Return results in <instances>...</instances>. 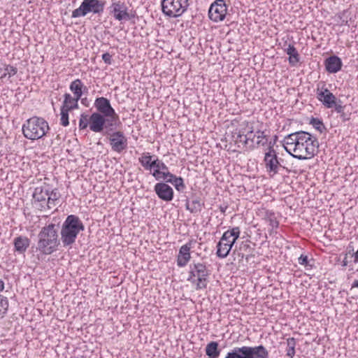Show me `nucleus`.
<instances>
[{"label": "nucleus", "mask_w": 358, "mask_h": 358, "mask_svg": "<svg viewBox=\"0 0 358 358\" xmlns=\"http://www.w3.org/2000/svg\"><path fill=\"white\" fill-rule=\"evenodd\" d=\"M59 245L58 227L52 223L43 227L38 234L36 250L43 255H50L57 250Z\"/></svg>", "instance_id": "obj_1"}, {"label": "nucleus", "mask_w": 358, "mask_h": 358, "mask_svg": "<svg viewBox=\"0 0 358 358\" xmlns=\"http://www.w3.org/2000/svg\"><path fill=\"white\" fill-rule=\"evenodd\" d=\"M85 229L80 218L75 215H68L61 229V240L64 247L75 243L78 234Z\"/></svg>", "instance_id": "obj_2"}, {"label": "nucleus", "mask_w": 358, "mask_h": 358, "mask_svg": "<svg viewBox=\"0 0 358 358\" xmlns=\"http://www.w3.org/2000/svg\"><path fill=\"white\" fill-rule=\"evenodd\" d=\"M49 129L48 122L43 117L36 116L26 120L22 127L24 136L32 141L43 138Z\"/></svg>", "instance_id": "obj_3"}, {"label": "nucleus", "mask_w": 358, "mask_h": 358, "mask_svg": "<svg viewBox=\"0 0 358 358\" xmlns=\"http://www.w3.org/2000/svg\"><path fill=\"white\" fill-rule=\"evenodd\" d=\"M297 148L299 149V152L298 155L294 156V158L299 160L310 159L318 153V140L313 134L309 132L304 131Z\"/></svg>", "instance_id": "obj_4"}, {"label": "nucleus", "mask_w": 358, "mask_h": 358, "mask_svg": "<svg viewBox=\"0 0 358 358\" xmlns=\"http://www.w3.org/2000/svg\"><path fill=\"white\" fill-rule=\"evenodd\" d=\"M209 271L205 264L200 262H192L189 265L188 281L196 285V289H204L208 285Z\"/></svg>", "instance_id": "obj_5"}, {"label": "nucleus", "mask_w": 358, "mask_h": 358, "mask_svg": "<svg viewBox=\"0 0 358 358\" xmlns=\"http://www.w3.org/2000/svg\"><path fill=\"white\" fill-rule=\"evenodd\" d=\"M236 358H268L269 353L262 345L235 347L230 350Z\"/></svg>", "instance_id": "obj_6"}, {"label": "nucleus", "mask_w": 358, "mask_h": 358, "mask_svg": "<svg viewBox=\"0 0 358 358\" xmlns=\"http://www.w3.org/2000/svg\"><path fill=\"white\" fill-rule=\"evenodd\" d=\"M105 3L101 0H83L80 6L73 10L71 17H85L90 13L100 15L103 12Z\"/></svg>", "instance_id": "obj_7"}, {"label": "nucleus", "mask_w": 358, "mask_h": 358, "mask_svg": "<svg viewBox=\"0 0 358 358\" xmlns=\"http://www.w3.org/2000/svg\"><path fill=\"white\" fill-rule=\"evenodd\" d=\"M161 4L163 13L169 17L181 16L189 6L188 0H162Z\"/></svg>", "instance_id": "obj_8"}, {"label": "nucleus", "mask_w": 358, "mask_h": 358, "mask_svg": "<svg viewBox=\"0 0 358 358\" xmlns=\"http://www.w3.org/2000/svg\"><path fill=\"white\" fill-rule=\"evenodd\" d=\"M49 192V185L44 183L43 185L36 187L33 192V206L41 211L48 210V196Z\"/></svg>", "instance_id": "obj_9"}, {"label": "nucleus", "mask_w": 358, "mask_h": 358, "mask_svg": "<svg viewBox=\"0 0 358 358\" xmlns=\"http://www.w3.org/2000/svg\"><path fill=\"white\" fill-rule=\"evenodd\" d=\"M264 162L266 171L271 176L278 173L280 169L282 167L276 151L271 147L265 150Z\"/></svg>", "instance_id": "obj_10"}, {"label": "nucleus", "mask_w": 358, "mask_h": 358, "mask_svg": "<svg viewBox=\"0 0 358 358\" xmlns=\"http://www.w3.org/2000/svg\"><path fill=\"white\" fill-rule=\"evenodd\" d=\"M103 135H109L108 140L113 151L121 153L123 150L127 149L128 141L122 131H116L110 134L108 130H106L105 132H103Z\"/></svg>", "instance_id": "obj_11"}, {"label": "nucleus", "mask_w": 358, "mask_h": 358, "mask_svg": "<svg viewBox=\"0 0 358 358\" xmlns=\"http://www.w3.org/2000/svg\"><path fill=\"white\" fill-rule=\"evenodd\" d=\"M303 133L304 131H299L289 134L287 135L282 141V145L285 150L293 157H294L296 155H298L299 149L297 147L301 142Z\"/></svg>", "instance_id": "obj_12"}, {"label": "nucleus", "mask_w": 358, "mask_h": 358, "mask_svg": "<svg viewBox=\"0 0 358 358\" xmlns=\"http://www.w3.org/2000/svg\"><path fill=\"white\" fill-rule=\"evenodd\" d=\"M94 106L97 110L96 113L101 114L107 118H110L111 122L117 118V115L108 99L102 96L98 97L95 99Z\"/></svg>", "instance_id": "obj_13"}, {"label": "nucleus", "mask_w": 358, "mask_h": 358, "mask_svg": "<svg viewBox=\"0 0 358 358\" xmlns=\"http://www.w3.org/2000/svg\"><path fill=\"white\" fill-rule=\"evenodd\" d=\"M106 118L100 113H93L89 117L90 130L95 133L105 132L104 128L113 126L110 119Z\"/></svg>", "instance_id": "obj_14"}, {"label": "nucleus", "mask_w": 358, "mask_h": 358, "mask_svg": "<svg viewBox=\"0 0 358 358\" xmlns=\"http://www.w3.org/2000/svg\"><path fill=\"white\" fill-rule=\"evenodd\" d=\"M110 9L114 18L118 21L129 20L134 16L128 12L127 6L121 1L112 0Z\"/></svg>", "instance_id": "obj_15"}, {"label": "nucleus", "mask_w": 358, "mask_h": 358, "mask_svg": "<svg viewBox=\"0 0 358 358\" xmlns=\"http://www.w3.org/2000/svg\"><path fill=\"white\" fill-rule=\"evenodd\" d=\"M227 6L224 0H216L210 6L208 10L209 18L215 22L222 21L227 15Z\"/></svg>", "instance_id": "obj_16"}, {"label": "nucleus", "mask_w": 358, "mask_h": 358, "mask_svg": "<svg viewBox=\"0 0 358 358\" xmlns=\"http://www.w3.org/2000/svg\"><path fill=\"white\" fill-rule=\"evenodd\" d=\"M317 98L327 108H333L336 103V97L325 87V85L322 88H317Z\"/></svg>", "instance_id": "obj_17"}, {"label": "nucleus", "mask_w": 358, "mask_h": 358, "mask_svg": "<svg viewBox=\"0 0 358 358\" xmlns=\"http://www.w3.org/2000/svg\"><path fill=\"white\" fill-rule=\"evenodd\" d=\"M154 190L157 196L164 201H171L173 199L172 187L165 182H157L154 187Z\"/></svg>", "instance_id": "obj_18"}, {"label": "nucleus", "mask_w": 358, "mask_h": 358, "mask_svg": "<svg viewBox=\"0 0 358 358\" xmlns=\"http://www.w3.org/2000/svg\"><path fill=\"white\" fill-rule=\"evenodd\" d=\"M191 243H187L182 245L179 250V253L177 257V265L179 267L185 266L191 258L190 249Z\"/></svg>", "instance_id": "obj_19"}, {"label": "nucleus", "mask_w": 358, "mask_h": 358, "mask_svg": "<svg viewBox=\"0 0 358 358\" xmlns=\"http://www.w3.org/2000/svg\"><path fill=\"white\" fill-rule=\"evenodd\" d=\"M324 65L327 72L336 73L341 69L343 63L338 57L333 55L325 59Z\"/></svg>", "instance_id": "obj_20"}, {"label": "nucleus", "mask_w": 358, "mask_h": 358, "mask_svg": "<svg viewBox=\"0 0 358 358\" xmlns=\"http://www.w3.org/2000/svg\"><path fill=\"white\" fill-rule=\"evenodd\" d=\"M252 133V127L250 128L247 134H245L244 131L239 130L238 132H235L233 135L234 141L238 148L241 145L245 146L248 144L249 140L253 141V138H251L250 136Z\"/></svg>", "instance_id": "obj_21"}, {"label": "nucleus", "mask_w": 358, "mask_h": 358, "mask_svg": "<svg viewBox=\"0 0 358 358\" xmlns=\"http://www.w3.org/2000/svg\"><path fill=\"white\" fill-rule=\"evenodd\" d=\"M15 250L19 254H24L30 245V239L27 236H20L13 241Z\"/></svg>", "instance_id": "obj_22"}, {"label": "nucleus", "mask_w": 358, "mask_h": 358, "mask_svg": "<svg viewBox=\"0 0 358 358\" xmlns=\"http://www.w3.org/2000/svg\"><path fill=\"white\" fill-rule=\"evenodd\" d=\"M241 234L240 228L238 227H234L231 229L226 231L220 241H222L225 243H230L231 241H234V243L238 238Z\"/></svg>", "instance_id": "obj_23"}, {"label": "nucleus", "mask_w": 358, "mask_h": 358, "mask_svg": "<svg viewBox=\"0 0 358 358\" xmlns=\"http://www.w3.org/2000/svg\"><path fill=\"white\" fill-rule=\"evenodd\" d=\"M64 99L62 106V108L69 110L78 108V101L80 99V98L75 96H72L69 93L64 94Z\"/></svg>", "instance_id": "obj_24"}, {"label": "nucleus", "mask_w": 358, "mask_h": 358, "mask_svg": "<svg viewBox=\"0 0 358 358\" xmlns=\"http://www.w3.org/2000/svg\"><path fill=\"white\" fill-rule=\"evenodd\" d=\"M234 245V241H231L230 243H225L222 241H219L217 244V256L222 259L227 257Z\"/></svg>", "instance_id": "obj_25"}, {"label": "nucleus", "mask_w": 358, "mask_h": 358, "mask_svg": "<svg viewBox=\"0 0 358 358\" xmlns=\"http://www.w3.org/2000/svg\"><path fill=\"white\" fill-rule=\"evenodd\" d=\"M69 89L73 94V96L80 99L83 92L87 90V87L80 79H76L72 81L69 85Z\"/></svg>", "instance_id": "obj_26"}, {"label": "nucleus", "mask_w": 358, "mask_h": 358, "mask_svg": "<svg viewBox=\"0 0 358 358\" xmlns=\"http://www.w3.org/2000/svg\"><path fill=\"white\" fill-rule=\"evenodd\" d=\"M218 343L216 341H211L206 347V354L209 358H218L221 350L218 348Z\"/></svg>", "instance_id": "obj_27"}, {"label": "nucleus", "mask_w": 358, "mask_h": 358, "mask_svg": "<svg viewBox=\"0 0 358 358\" xmlns=\"http://www.w3.org/2000/svg\"><path fill=\"white\" fill-rule=\"evenodd\" d=\"M60 194L57 188L51 189L49 185V192L48 196V210H50L56 206V201L59 200Z\"/></svg>", "instance_id": "obj_28"}, {"label": "nucleus", "mask_w": 358, "mask_h": 358, "mask_svg": "<svg viewBox=\"0 0 358 358\" xmlns=\"http://www.w3.org/2000/svg\"><path fill=\"white\" fill-rule=\"evenodd\" d=\"M285 50L289 55V62L291 65L294 66L299 62V55L293 45L289 44Z\"/></svg>", "instance_id": "obj_29"}, {"label": "nucleus", "mask_w": 358, "mask_h": 358, "mask_svg": "<svg viewBox=\"0 0 358 358\" xmlns=\"http://www.w3.org/2000/svg\"><path fill=\"white\" fill-rule=\"evenodd\" d=\"M152 157L150 152H143L138 158V162L145 170L151 171L153 163Z\"/></svg>", "instance_id": "obj_30"}, {"label": "nucleus", "mask_w": 358, "mask_h": 358, "mask_svg": "<svg viewBox=\"0 0 358 358\" xmlns=\"http://www.w3.org/2000/svg\"><path fill=\"white\" fill-rule=\"evenodd\" d=\"M285 343L287 345L286 349H285L286 356L288 357L289 358H293L296 353V351H295V348L296 345V339L293 337L288 338L286 340Z\"/></svg>", "instance_id": "obj_31"}, {"label": "nucleus", "mask_w": 358, "mask_h": 358, "mask_svg": "<svg viewBox=\"0 0 358 358\" xmlns=\"http://www.w3.org/2000/svg\"><path fill=\"white\" fill-rule=\"evenodd\" d=\"M264 219L269 222V225L272 229H276L278 227L279 223L277 220L274 213L270 210L265 212Z\"/></svg>", "instance_id": "obj_32"}, {"label": "nucleus", "mask_w": 358, "mask_h": 358, "mask_svg": "<svg viewBox=\"0 0 358 358\" xmlns=\"http://www.w3.org/2000/svg\"><path fill=\"white\" fill-rule=\"evenodd\" d=\"M8 306L7 297L0 294V319L3 318L7 313Z\"/></svg>", "instance_id": "obj_33"}, {"label": "nucleus", "mask_w": 358, "mask_h": 358, "mask_svg": "<svg viewBox=\"0 0 358 358\" xmlns=\"http://www.w3.org/2000/svg\"><path fill=\"white\" fill-rule=\"evenodd\" d=\"M168 182L171 183L178 191H183L185 188L183 179L181 177H176L174 179H169Z\"/></svg>", "instance_id": "obj_34"}, {"label": "nucleus", "mask_w": 358, "mask_h": 358, "mask_svg": "<svg viewBox=\"0 0 358 358\" xmlns=\"http://www.w3.org/2000/svg\"><path fill=\"white\" fill-rule=\"evenodd\" d=\"M186 208L190 213H197L201 210V205L198 200H194L191 203H186Z\"/></svg>", "instance_id": "obj_35"}, {"label": "nucleus", "mask_w": 358, "mask_h": 358, "mask_svg": "<svg viewBox=\"0 0 358 358\" xmlns=\"http://www.w3.org/2000/svg\"><path fill=\"white\" fill-rule=\"evenodd\" d=\"M310 124L317 131H320V133H322L326 129L323 122L318 118L313 117L310 120Z\"/></svg>", "instance_id": "obj_36"}, {"label": "nucleus", "mask_w": 358, "mask_h": 358, "mask_svg": "<svg viewBox=\"0 0 358 358\" xmlns=\"http://www.w3.org/2000/svg\"><path fill=\"white\" fill-rule=\"evenodd\" d=\"M69 111H70L69 110H67L66 108L61 107L60 124L64 127H66L69 124Z\"/></svg>", "instance_id": "obj_37"}, {"label": "nucleus", "mask_w": 358, "mask_h": 358, "mask_svg": "<svg viewBox=\"0 0 358 358\" xmlns=\"http://www.w3.org/2000/svg\"><path fill=\"white\" fill-rule=\"evenodd\" d=\"M152 168L159 171H167V166L162 161L159 160L157 157L153 159Z\"/></svg>", "instance_id": "obj_38"}, {"label": "nucleus", "mask_w": 358, "mask_h": 358, "mask_svg": "<svg viewBox=\"0 0 358 358\" xmlns=\"http://www.w3.org/2000/svg\"><path fill=\"white\" fill-rule=\"evenodd\" d=\"M17 72V69L16 67L10 65H7L5 68V73L1 76V78L6 77L10 78L15 76Z\"/></svg>", "instance_id": "obj_39"}, {"label": "nucleus", "mask_w": 358, "mask_h": 358, "mask_svg": "<svg viewBox=\"0 0 358 358\" xmlns=\"http://www.w3.org/2000/svg\"><path fill=\"white\" fill-rule=\"evenodd\" d=\"M254 136H256L257 138V143L258 145H265L267 142L266 135L264 134V131L258 130L256 131V134Z\"/></svg>", "instance_id": "obj_40"}, {"label": "nucleus", "mask_w": 358, "mask_h": 358, "mask_svg": "<svg viewBox=\"0 0 358 358\" xmlns=\"http://www.w3.org/2000/svg\"><path fill=\"white\" fill-rule=\"evenodd\" d=\"M88 125L90 126L88 116L85 113L81 114L79 120L80 129H85L87 127Z\"/></svg>", "instance_id": "obj_41"}, {"label": "nucleus", "mask_w": 358, "mask_h": 358, "mask_svg": "<svg viewBox=\"0 0 358 358\" xmlns=\"http://www.w3.org/2000/svg\"><path fill=\"white\" fill-rule=\"evenodd\" d=\"M334 108L337 113H341L344 110L345 106L342 105V101L341 100L337 101L336 99V103L334 105Z\"/></svg>", "instance_id": "obj_42"}, {"label": "nucleus", "mask_w": 358, "mask_h": 358, "mask_svg": "<svg viewBox=\"0 0 358 358\" xmlns=\"http://www.w3.org/2000/svg\"><path fill=\"white\" fill-rule=\"evenodd\" d=\"M102 59L103 62L107 64H111L113 59H112V55L108 52H105L102 55Z\"/></svg>", "instance_id": "obj_43"}, {"label": "nucleus", "mask_w": 358, "mask_h": 358, "mask_svg": "<svg viewBox=\"0 0 358 358\" xmlns=\"http://www.w3.org/2000/svg\"><path fill=\"white\" fill-rule=\"evenodd\" d=\"M176 176L171 173L169 172V171H166L162 173V179L168 182L169 179H174Z\"/></svg>", "instance_id": "obj_44"}, {"label": "nucleus", "mask_w": 358, "mask_h": 358, "mask_svg": "<svg viewBox=\"0 0 358 358\" xmlns=\"http://www.w3.org/2000/svg\"><path fill=\"white\" fill-rule=\"evenodd\" d=\"M165 172L164 171H159L157 169H154L152 175L157 180L162 179V173Z\"/></svg>", "instance_id": "obj_45"}, {"label": "nucleus", "mask_w": 358, "mask_h": 358, "mask_svg": "<svg viewBox=\"0 0 358 358\" xmlns=\"http://www.w3.org/2000/svg\"><path fill=\"white\" fill-rule=\"evenodd\" d=\"M250 246L247 242H242L240 246V250L243 252H250Z\"/></svg>", "instance_id": "obj_46"}, {"label": "nucleus", "mask_w": 358, "mask_h": 358, "mask_svg": "<svg viewBox=\"0 0 358 358\" xmlns=\"http://www.w3.org/2000/svg\"><path fill=\"white\" fill-rule=\"evenodd\" d=\"M298 262L301 265H306L308 263L307 256L301 255L298 259Z\"/></svg>", "instance_id": "obj_47"}, {"label": "nucleus", "mask_w": 358, "mask_h": 358, "mask_svg": "<svg viewBox=\"0 0 358 358\" xmlns=\"http://www.w3.org/2000/svg\"><path fill=\"white\" fill-rule=\"evenodd\" d=\"M340 114H341V117L342 118L343 121H347V120H350V115L344 113V110L343 111V113H341Z\"/></svg>", "instance_id": "obj_48"}, {"label": "nucleus", "mask_w": 358, "mask_h": 358, "mask_svg": "<svg viewBox=\"0 0 358 358\" xmlns=\"http://www.w3.org/2000/svg\"><path fill=\"white\" fill-rule=\"evenodd\" d=\"M227 209V206H220V211L222 213H224L226 212V210Z\"/></svg>", "instance_id": "obj_49"}, {"label": "nucleus", "mask_w": 358, "mask_h": 358, "mask_svg": "<svg viewBox=\"0 0 358 358\" xmlns=\"http://www.w3.org/2000/svg\"><path fill=\"white\" fill-rule=\"evenodd\" d=\"M4 289V282L2 280H0V292Z\"/></svg>", "instance_id": "obj_50"}, {"label": "nucleus", "mask_w": 358, "mask_h": 358, "mask_svg": "<svg viewBox=\"0 0 358 358\" xmlns=\"http://www.w3.org/2000/svg\"><path fill=\"white\" fill-rule=\"evenodd\" d=\"M352 287H358V280H355L352 285Z\"/></svg>", "instance_id": "obj_51"}, {"label": "nucleus", "mask_w": 358, "mask_h": 358, "mask_svg": "<svg viewBox=\"0 0 358 358\" xmlns=\"http://www.w3.org/2000/svg\"><path fill=\"white\" fill-rule=\"evenodd\" d=\"M224 358H234V357H233V355H232V353L231 352V351H229V352H228L227 353V355H226V357H225Z\"/></svg>", "instance_id": "obj_52"}, {"label": "nucleus", "mask_w": 358, "mask_h": 358, "mask_svg": "<svg viewBox=\"0 0 358 358\" xmlns=\"http://www.w3.org/2000/svg\"><path fill=\"white\" fill-rule=\"evenodd\" d=\"M275 143V141H273V142H272V141H270V142L268 143V148H271V147L272 148H273V146H274Z\"/></svg>", "instance_id": "obj_53"}, {"label": "nucleus", "mask_w": 358, "mask_h": 358, "mask_svg": "<svg viewBox=\"0 0 358 358\" xmlns=\"http://www.w3.org/2000/svg\"><path fill=\"white\" fill-rule=\"evenodd\" d=\"M343 265H344V266H346V265H347L346 257H345V259H344V260H343Z\"/></svg>", "instance_id": "obj_54"}, {"label": "nucleus", "mask_w": 358, "mask_h": 358, "mask_svg": "<svg viewBox=\"0 0 358 358\" xmlns=\"http://www.w3.org/2000/svg\"><path fill=\"white\" fill-rule=\"evenodd\" d=\"M276 140H277V136H275V137L273 138V141H275V143Z\"/></svg>", "instance_id": "obj_55"}, {"label": "nucleus", "mask_w": 358, "mask_h": 358, "mask_svg": "<svg viewBox=\"0 0 358 358\" xmlns=\"http://www.w3.org/2000/svg\"><path fill=\"white\" fill-rule=\"evenodd\" d=\"M351 251H352V252H353V251H354V249H353V248H352V247ZM349 253H350V250L349 251Z\"/></svg>", "instance_id": "obj_56"}, {"label": "nucleus", "mask_w": 358, "mask_h": 358, "mask_svg": "<svg viewBox=\"0 0 358 358\" xmlns=\"http://www.w3.org/2000/svg\"><path fill=\"white\" fill-rule=\"evenodd\" d=\"M81 358H83V357H81Z\"/></svg>", "instance_id": "obj_57"}]
</instances>
